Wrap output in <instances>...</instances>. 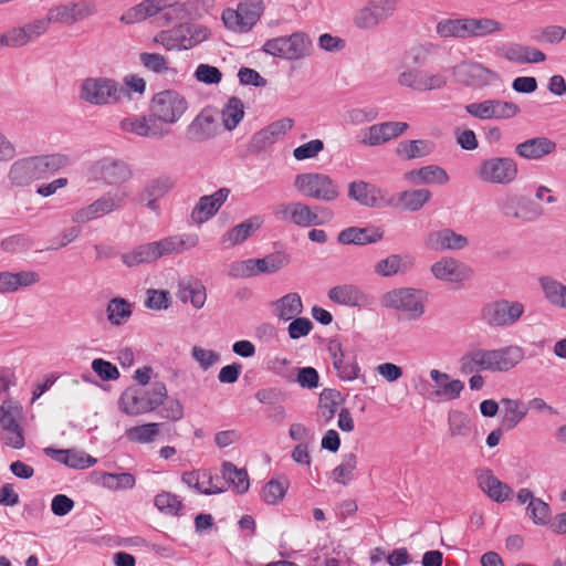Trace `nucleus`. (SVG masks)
<instances>
[{
  "instance_id": "nucleus-1",
  "label": "nucleus",
  "mask_w": 566,
  "mask_h": 566,
  "mask_svg": "<svg viewBox=\"0 0 566 566\" xmlns=\"http://www.w3.org/2000/svg\"><path fill=\"white\" fill-rule=\"evenodd\" d=\"M166 398V385L163 381H155L149 389L128 387L119 398V406L125 413L138 416L155 410Z\"/></svg>"
},
{
  "instance_id": "nucleus-2",
  "label": "nucleus",
  "mask_w": 566,
  "mask_h": 566,
  "mask_svg": "<svg viewBox=\"0 0 566 566\" xmlns=\"http://www.w3.org/2000/svg\"><path fill=\"white\" fill-rule=\"evenodd\" d=\"M262 51L268 55L282 60L298 61L313 54L314 44L307 33L296 31L290 35L266 40L262 45Z\"/></svg>"
},
{
  "instance_id": "nucleus-3",
  "label": "nucleus",
  "mask_w": 566,
  "mask_h": 566,
  "mask_svg": "<svg viewBox=\"0 0 566 566\" xmlns=\"http://www.w3.org/2000/svg\"><path fill=\"white\" fill-rule=\"evenodd\" d=\"M188 108L186 98L175 90L156 93L150 103L149 112L153 120L168 127L177 123Z\"/></svg>"
},
{
  "instance_id": "nucleus-4",
  "label": "nucleus",
  "mask_w": 566,
  "mask_h": 566,
  "mask_svg": "<svg viewBox=\"0 0 566 566\" xmlns=\"http://www.w3.org/2000/svg\"><path fill=\"white\" fill-rule=\"evenodd\" d=\"M129 196L127 188H115L94 200L86 207L76 210L72 216L75 223H87L113 211L120 210Z\"/></svg>"
},
{
  "instance_id": "nucleus-5",
  "label": "nucleus",
  "mask_w": 566,
  "mask_h": 566,
  "mask_svg": "<svg viewBox=\"0 0 566 566\" xmlns=\"http://www.w3.org/2000/svg\"><path fill=\"white\" fill-rule=\"evenodd\" d=\"M123 94L124 88L108 77H87L80 87V98L97 106L115 104Z\"/></svg>"
},
{
  "instance_id": "nucleus-6",
  "label": "nucleus",
  "mask_w": 566,
  "mask_h": 566,
  "mask_svg": "<svg viewBox=\"0 0 566 566\" xmlns=\"http://www.w3.org/2000/svg\"><path fill=\"white\" fill-rule=\"evenodd\" d=\"M426 293L412 287H399L384 293L380 305L386 308L406 312L412 319H418L424 313Z\"/></svg>"
},
{
  "instance_id": "nucleus-7",
  "label": "nucleus",
  "mask_w": 566,
  "mask_h": 566,
  "mask_svg": "<svg viewBox=\"0 0 566 566\" xmlns=\"http://www.w3.org/2000/svg\"><path fill=\"white\" fill-rule=\"evenodd\" d=\"M294 187L305 197L326 202L334 201L339 196L338 185L328 175L322 172L297 175Z\"/></svg>"
},
{
  "instance_id": "nucleus-8",
  "label": "nucleus",
  "mask_w": 566,
  "mask_h": 566,
  "mask_svg": "<svg viewBox=\"0 0 566 566\" xmlns=\"http://www.w3.org/2000/svg\"><path fill=\"white\" fill-rule=\"evenodd\" d=\"M524 310L518 301L500 298L482 307L481 318L491 327H509L522 317Z\"/></svg>"
},
{
  "instance_id": "nucleus-9",
  "label": "nucleus",
  "mask_w": 566,
  "mask_h": 566,
  "mask_svg": "<svg viewBox=\"0 0 566 566\" xmlns=\"http://www.w3.org/2000/svg\"><path fill=\"white\" fill-rule=\"evenodd\" d=\"M517 164L511 157L484 159L476 169V176L481 181L494 185H510L517 178Z\"/></svg>"
},
{
  "instance_id": "nucleus-10",
  "label": "nucleus",
  "mask_w": 566,
  "mask_h": 566,
  "mask_svg": "<svg viewBox=\"0 0 566 566\" xmlns=\"http://www.w3.org/2000/svg\"><path fill=\"white\" fill-rule=\"evenodd\" d=\"M496 205L504 217L523 222H535L544 214L542 206L517 193H506Z\"/></svg>"
},
{
  "instance_id": "nucleus-11",
  "label": "nucleus",
  "mask_w": 566,
  "mask_h": 566,
  "mask_svg": "<svg viewBox=\"0 0 566 566\" xmlns=\"http://www.w3.org/2000/svg\"><path fill=\"white\" fill-rule=\"evenodd\" d=\"M452 73L458 82L474 90L484 88L499 78L496 72L472 60L457 64Z\"/></svg>"
},
{
  "instance_id": "nucleus-12",
  "label": "nucleus",
  "mask_w": 566,
  "mask_h": 566,
  "mask_svg": "<svg viewBox=\"0 0 566 566\" xmlns=\"http://www.w3.org/2000/svg\"><path fill=\"white\" fill-rule=\"evenodd\" d=\"M397 6L398 0H369L356 12L354 23L358 29H374L391 17Z\"/></svg>"
},
{
  "instance_id": "nucleus-13",
  "label": "nucleus",
  "mask_w": 566,
  "mask_h": 566,
  "mask_svg": "<svg viewBox=\"0 0 566 566\" xmlns=\"http://www.w3.org/2000/svg\"><path fill=\"white\" fill-rule=\"evenodd\" d=\"M398 83L419 92L440 90L447 85V77L442 73H431L419 69H409L398 76Z\"/></svg>"
},
{
  "instance_id": "nucleus-14",
  "label": "nucleus",
  "mask_w": 566,
  "mask_h": 566,
  "mask_svg": "<svg viewBox=\"0 0 566 566\" xmlns=\"http://www.w3.org/2000/svg\"><path fill=\"white\" fill-rule=\"evenodd\" d=\"M93 172L96 179L109 186L122 185L133 176L132 169L125 161L112 158L98 160L93 167Z\"/></svg>"
},
{
  "instance_id": "nucleus-15",
  "label": "nucleus",
  "mask_w": 566,
  "mask_h": 566,
  "mask_svg": "<svg viewBox=\"0 0 566 566\" xmlns=\"http://www.w3.org/2000/svg\"><path fill=\"white\" fill-rule=\"evenodd\" d=\"M348 198L368 208L392 205V199H386L380 188L363 180L352 181L348 185Z\"/></svg>"
},
{
  "instance_id": "nucleus-16",
  "label": "nucleus",
  "mask_w": 566,
  "mask_h": 566,
  "mask_svg": "<svg viewBox=\"0 0 566 566\" xmlns=\"http://www.w3.org/2000/svg\"><path fill=\"white\" fill-rule=\"evenodd\" d=\"M230 192L229 188L222 187L212 195L200 197L190 214L192 222L202 224L210 220L227 201Z\"/></svg>"
},
{
  "instance_id": "nucleus-17",
  "label": "nucleus",
  "mask_w": 566,
  "mask_h": 566,
  "mask_svg": "<svg viewBox=\"0 0 566 566\" xmlns=\"http://www.w3.org/2000/svg\"><path fill=\"white\" fill-rule=\"evenodd\" d=\"M491 373H503L513 369L524 359V349L517 345H509L496 349H486Z\"/></svg>"
},
{
  "instance_id": "nucleus-18",
  "label": "nucleus",
  "mask_w": 566,
  "mask_h": 566,
  "mask_svg": "<svg viewBox=\"0 0 566 566\" xmlns=\"http://www.w3.org/2000/svg\"><path fill=\"white\" fill-rule=\"evenodd\" d=\"M409 125L403 122H384L364 130L360 143L366 146H378L402 135Z\"/></svg>"
},
{
  "instance_id": "nucleus-19",
  "label": "nucleus",
  "mask_w": 566,
  "mask_h": 566,
  "mask_svg": "<svg viewBox=\"0 0 566 566\" xmlns=\"http://www.w3.org/2000/svg\"><path fill=\"white\" fill-rule=\"evenodd\" d=\"M95 6L88 1L71 2L49 10V20L55 23L72 24L94 14Z\"/></svg>"
},
{
  "instance_id": "nucleus-20",
  "label": "nucleus",
  "mask_w": 566,
  "mask_h": 566,
  "mask_svg": "<svg viewBox=\"0 0 566 566\" xmlns=\"http://www.w3.org/2000/svg\"><path fill=\"white\" fill-rule=\"evenodd\" d=\"M218 134V124L214 114L203 108L188 125L186 137L191 143H203Z\"/></svg>"
},
{
  "instance_id": "nucleus-21",
  "label": "nucleus",
  "mask_w": 566,
  "mask_h": 566,
  "mask_svg": "<svg viewBox=\"0 0 566 566\" xmlns=\"http://www.w3.org/2000/svg\"><path fill=\"white\" fill-rule=\"evenodd\" d=\"M293 212L291 213V223L300 228L323 224L324 221H331L334 213L325 207H316V211L303 202H293Z\"/></svg>"
},
{
  "instance_id": "nucleus-22",
  "label": "nucleus",
  "mask_w": 566,
  "mask_h": 566,
  "mask_svg": "<svg viewBox=\"0 0 566 566\" xmlns=\"http://www.w3.org/2000/svg\"><path fill=\"white\" fill-rule=\"evenodd\" d=\"M120 127L125 132L149 138H163L170 133L168 127H163V124L153 120L150 112L147 116L123 119Z\"/></svg>"
},
{
  "instance_id": "nucleus-23",
  "label": "nucleus",
  "mask_w": 566,
  "mask_h": 566,
  "mask_svg": "<svg viewBox=\"0 0 566 566\" xmlns=\"http://www.w3.org/2000/svg\"><path fill=\"white\" fill-rule=\"evenodd\" d=\"M431 272L436 279L453 283L469 280L473 274L471 268L453 258H443L433 263Z\"/></svg>"
},
{
  "instance_id": "nucleus-24",
  "label": "nucleus",
  "mask_w": 566,
  "mask_h": 566,
  "mask_svg": "<svg viewBox=\"0 0 566 566\" xmlns=\"http://www.w3.org/2000/svg\"><path fill=\"white\" fill-rule=\"evenodd\" d=\"M328 352L333 358V366L342 380L350 381L358 378L360 368L356 358L345 354L339 342L331 340Z\"/></svg>"
},
{
  "instance_id": "nucleus-25",
  "label": "nucleus",
  "mask_w": 566,
  "mask_h": 566,
  "mask_svg": "<svg viewBox=\"0 0 566 566\" xmlns=\"http://www.w3.org/2000/svg\"><path fill=\"white\" fill-rule=\"evenodd\" d=\"M469 244L467 237L446 228L432 231L426 239V245L433 251L462 250Z\"/></svg>"
},
{
  "instance_id": "nucleus-26",
  "label": "nucleus",
  "mask_w": 566,
  "mask_h": 566,
  "mask_svg": "<svg viewBox=\"0 0 566 566\" xmlns=\"http://www.w3.org/2000/svg\"><path fill=\"white\" fill-rule=\"evenodd\" d=\"M44 453L56 462L77 470L88 469L97 461L92 455L76 449H54L48 447L44 449Z\"/></svg>"
},
{
  "instance_id": "nucleus-27",
  "label": "nucleus",
  "mask_w": 566,
  "mask_h": 566,
  "mask_svg": "<svg viewBox=\"0 0 566 566\" xmlns=\"http://www.w3.org/2000/svg\"><path fill=\"white\" fill-rule=\"evenodd\" d=\"M332 302L350 307H365L370 303L369 296L357 285L343 284L332 287L328 291Z\"/></svg>"
},
{
  "instance_id": "nucleus-28",
  "label": "nucleus",
  "mask_w": 566,
  "mask_h": 566,
  "mask_svg": "<svg viewBox=\"0 0 566 566\" xmlns=\"http://www.w3.org/2000/svg\"><path fill=\"white\" fill-rule=\"evenodd\" d=\"M556 143L548 137H533L520 143L515 147V154L528 160H538L556 150Z\"/></svg>"
},
{
  "instance_id": "nucleus-29",
  "label": "nucleus",
  "mask_w": 566,
  "mask_h": 566,
  "mask_svg": "<svg viewBox=\"0 0 566 566\" xmlns=\"http://www.w3.org/2000/svg\"><path fill=\"white\" fill-rule=\"evenodd\" d=\"M416 264L413 255L390 254L375 264V273L381 277H390L409 272Z\"/></svg>"
},
{
  "instance_id": "nucleus-30",
  "label": "nucleus",
  "mask_w": 566,
  "mask_h": 566,
  "mask_svg": "<svg viewBox=\"0 0 566 566\" xmlns=\"http://www.w3.org/2000/svg\"><path fill=\"white\" fill-rule=\"evenodd\" d=\"M384 231L378 227H349L338 233L337 240L340 244L365 245L380 241Z\"/></svg>"
},
{
  "instance_id": "nucleus-31",
  "label": "nucleus",
  "mask_w": 566,
  "mask_h": 566,
  "mask_svg": "<svg viewBox=\"0 0 566 566\" xmlns=\"http://www.w3.org/2000/svg\"><path fill=\"white\" fill-rule=\"evenodd\" d=\"M153 243L157 258L159 259L171 253H181L197 247L199 237L197 234L170 235Z\"/></svg>"
},
{
  "instance_id": "nucleus-32",
  "label": "nucleus",
  "mask_w": 566,
  "mask_h": 566,
  "mask_svg": "<svg viewBox=\"0 0 566 566\" xmlns=\"http://www.w3.org/2000/svg\"><path fill=\"white\" fill-rule=\"evenodd\" d=\"M478 482L481 490L495 502L502 503L513 494V489L500 481L489 469L478 475Z\"/></svg>"
},
{
  "instance_id": "nucleus-33",
  "label": "nucleus",
  "mask_w": 566,
  "mask_h": 566,
  "mask_svg": "<svg viewBox=\"0 0 566 566\" xmlns=\"http://www.w3.org/2000/svg\"><path fill=\"white\" fill-rule=\"evenodd\" d=\"M262 224L260 216L251 217L228 230L221 238L226 248L234 247L249 239Z\"/></svg>"
},
{
  "instance_id": "nucleus-34",
  "label": "nucleus",
  "mask_w": 566,
  "mask_h": 566,
  "mask_svg": "<svg viewBox=\"0 0 566 566\" xmlns=\"http://www.w3.org/2000/svg\"><path fill=\"white\" fill-rule=\"evenodd\" d=\"M188 24L180 23L169 30L158 32L154 42L163 45L166 50H188L190 43H187Z\"/></svg>"
},
{
  "instance_id": "nucleus-35",
  "label": "nucleus",
  "mask_w": 566,
  "mask_h": 566,
  "mask_svg": "<svg viewBox=\"0 0 566 566\" xmlns=\"http://www.w3.org/2000/svg\"><path fill=\"white\" fill-rule=\"evenodd\" d=\"M405 179L411 184H438L444 185L449 181L447 171L436 165H429L419 169H412L405 174Z\"/></svg>"
},
{
  "instance_id": "nucleus-36",
  "label": "nucleus",
  "mask_w": 566,
  "mask_h": 566,
  "mask_svg": "<svg viewBox=\"0 0 566 566\" xmlns=\"http://www.w3.org/2000/svg\"><path fill=\"white\" fill-rule=\"evenodd\" d=\"M10 184L15 187H27L38 180L35 168L31 157L14 161L9 170Z\"/></svg>"
},
{
  "instance_id": "nucleus-37",
  "label": "nucleus",
  "mask_w": 566,
  "mask_h": 566,
  "mask_svg": "<svg viewBox=\"0 0 566 566\" xmlns=\"http://www.w3.org/2000/svg\"><path fill=\"white\" fill-rule=\"evenodd\" d=\"M430 378L439 386L436 396L444 397L447 400H453L460 397L464 389V384L460 379H450L447 373L438 369L430 370Z\"/></svg>"
},
{
  "instance_id": "nucleus-38",
  "label": "nucleus",
  "mask_w": 566,
  "mask_h": 566,
  "mask_svg": "<svg viewBox=\"0 0 566 566\" xmlns=\"http://www.w3.org/2000/svg\"><path fill=\"white\" fill-rule=\"evenodd\" d=\"M501 403L503 406L501 424L505 430H512L526 417L528 408L523 401L511 398H503Z\"/></svg>"
},
{
  "instance_id": "nucleus-39",
  "label": "nucleus",
  "mask_w": 566,
  "mask_h": 566,
  "mask_svg": "<svg viewBox=\"0 0 566 566\" xmlns=\"http://www.w3.org/2000/svg\"><path fill=\"white\" fill-rule=\"evenodd\" d=\"M503 56L511 62L525 64V63H539L546 60V55L538 49L526 46L522 44H510L503 52Z\"/></svg>"
},
{
  "instance_id": "nucleus-40",
  "label": "nucleus",
  "mask_w": 566,
  "mask_h": 566,
  "mask_svg": "<svg viewBox=\"0 0 566 566\" xmlns=\"http://www.w3.org/2000/svg\"><path fill=\"white\" fill-rule=\"evenodd\" d=\"M431 191L424 188L405 190L399 193L397 201L392 200V207H399L406 211H419L430 199Z\"/></svg>"
},
{
  "instance_id": "nucleus-41",
  "label": "nucleus",
  "mask_w": 566,
  "mask_h": 566,
  "mask_svg": "<svg viewBox=\"0 0 566 566\" xmlns=\"http://www.w3.org/2000/svg\"><path fill=\"white\" fill-rule=\"evenodd\" d=\"M38 179L48 178L50 175L64 168L69 164V158L61 154H51L31 157Z\"/></svg>"
},
{
  "instance_id": "nucleus-42",
  "label": "nucleus",
  "mask_w": 566,
  "mask_h": 566,
  "mask_svg": "<svg viewBox=\"0 0 566 566\" xmlns=\"http://www.w3.org/2000/svg\"><path fill=\"white\" fill-rule=\"evenodd\" d=\"M459 363L461 373L465 375L490 371L488 352L483 348H475L465 353Z\"/></svg>"
},
{
  "instance_id": "nucleus-43",
  "label": "nucleus",
  "mask_w": 566,
  "mask_h": 566,
  "mask_svg": "<svg viewBox=\"0 0 566 566\" xmlns=\"http://www.w3.org/2000/svg\"><path fill=\"white\" fill-rule=\"evenodd\" d=\"M437 34L441 38H470V18L443 19L437 23Z\"/></svg>"
},
{
  "instance_id": "nucleus-44",
  "label": "nucleus",
  "mask_w": 566,
  "mask_h": 566,
  "mask_svg": "<svg viewBox=\"0 0 566 566\" xmlns=\"http://www.w3.org/2000/svg\"><path fill=\"white\" fill-rule=\"evenodd\" d=\"M433 147V143L427 139L402 140L398 144L396 154L410 160L430 155Z\"/></svg>"
},
{
  "instance_id": "nucleus-45",
  "label": "nucleus",
  "mask_w": 566,
  "mask_h": 566,
  "mask_svg": "<svg viewBox=\"0 0 566 566\" xmlns=\"http://www.w3.org/2000/svg\"><path fill=\"white\" fill-rule=\"evenodd\" d=\"M159 12H161V10L156 0H144L140 3L126 10L122 14L120 21L126 24H134L136 22L144 21L147 18L154 17Z\"/></svg>"
},
{
  "instance_id": "nucleus-46",
  "label": "nucleus",
  "mask_w": 566,
  "mask_h": 566,
  "mask_svg": "<svg viewBox=\"0 0 566 566\" xmlns=\"http://www.w3.org/2000/svg\"><path fill=\"white\" fill-rule=\"evenodd\" d=\"M120 259L127 268H134L158 260L153 242L135 247L132 251L123 253Z\"/></svg>"
},
{
  "instance_id": "nucleus-47",
  "label": "nucleus",
  "mask_w": 566,
  "mask_h": 566,
  "mask_svg": "<svg viewBox=\"0 0 566 566\" xmlns=\"http://www.w3.org/2000/svg\"><path fill=\"white\" fill-rule=\"evenodd\" d=\"M222 480L227 483V488L232 484L239 494H243L249 490L250 482L245 469H238L232 462L224 461L222 463Z\"/></svg>"
},
{
  "instance_id": "nucleus-48",
  "label": "nucleus",
  "mask_w": 566,
  "mask_h": 566,
  "mask_svg": "<svg viewBox=\"0 0 566 566\" xmlns=\"http://www.w3.org/2000/svg\"><path fill=\"white\" fill-rule=\"evenodd\" d=\"M274 306L277 311L276 315L280 319L290 321L297 317L303 311L301 296L297 293H287L279 298Z\"/></svg>"
},
{
  "instance_id": "nucleus-49",
  "label": "nucleus",
  "mask_w": 566,
  "mask_h": 566,
  "mask_svg": "<svg viewBox=\"0 0 566 566\" xmlns=\"http://www.w3.org/2000/svg\"><path fill=\"white\" fill-rule=\"evenodd\" d=\"M106 314L112 325L120 326L132 316V304L125 298L114 297L107 303Z\"/></svg>"
},
{
  "instance_id": "nucleus-50",
  "label": "nucleus",
  "mask_w": 566,
  "mask_h": 566,
  "mask_svg": "<svg viewBox=\"0 0 566 566\" xmlns=\"http://www.w3.org/2000/svg\"><path fill=\"white\" fill-rule=\"evenodd\" d=\"M538 281L545 298L552 305L563 308L566 301V285L551 276H542Z\"/></svg>"
},
{
  "instance_id": "nucleus-51",
  "label": "nucleus",
  "mask_w": 566,
  "mask_h": 566,
  "mask_svg": "<svg viewBox=\"0 0 566 566\" xmlns=\"http://www.w3.org/2000/svg\"><path fill=\"white\" fill-rule=\"evenodd\" d=\"M343 402L342 394L336 389L325 388L319 395L318 415L326 422L332 420L337 407Z\"/></svg>"
},
{
  "instance_id": "nucleus-52",
  "label": "nucleus",
  "mask_w": 566,
  "mask_h": 566,
  "mask_svg": "<svg viewBox=\"0 0 566 566\" xmlns=\"http://www.w3.org/2000/svg\"><path fill=\"white\" fill-rule=\"evenodd\" d=\"M290 263V255L284 251H276L266 254L264 258L256 259V268L261 274H273L285 268Z\"/></svg>"
},
{
  "instance_id": "nucleus-53",
  "label": "nucleus",
  "mask_w": 566,
  "mask_h": 566,
  "mask_svg": "<svg viewBox=\"0 0 566 566\" xmlns=\"http://www.w3.org/2000/svg\"><path fill=\"white\" fill-rule=\"evenodd\" d=\"M244 116L243 102L235 96L228 99L224 108L222 109V122L228 130H233Z\"/></svg>"
},
{
  "instance_id": "nucleus-54",
  "label": "nucleus",
  "mask_w": 566,
  "mask_h": 566,
  "mask_svg": "<svg viewBox=\"0 0 566 566\" xmlns=\"http://www.w3.org/2000/svg\"><path fill=\"white\" fill-rule=\"evenodd\" d=\"M237 11L242 17L244 29L250 31L260 20L264 3L262 0H245L238 6Z\"/></svg>"
},
{
  "instance_id": "nucleus-55",
  "label": "nucleus",
  "mask_w": 566,
  "mask_h": 566,
  "mask_svg": "<svg viewBox=\"0 0 566 566\" xmlns=\"http://www.w3.org/2000/svg\"><path fill=\"white\" fill-rule=\"evenodd\" d=\"M356 453L349 452L343 455L342 462L332 471V478L336 483L347 485L353 480V472L357 468Z\"/></svg>"
},
{
  "instance_id": "nucleus-56",
  "label": "nucleus",
  "mask_w": 566,
  "mask_h": 566,
  "mask_svg": "<svg viewBox=\"0 0 566 566\" xmlns=\"http://www.w3.org/2000/svg\"><path fill=\"white\" fill-rule=\"evenodd\" d=\"M160 423L150 422L142 426L128 428L125 432L126 438L132 442L150 443L159 434Z\"/></svg>"
},
{
  "instance_id": "nucleus-57",
  "label": "nucleus",
  "mask_w": 566,
  "mask_h": 566,
  "mask_svg": "<svg viewBox=\"0 0 566 566\" xmlns=\"http://www.w3.org/2000/svg\"><path fill=\"white\" fill-rule=\"evenodd\" d=\"M504 25L490 18H470V38H484L501 32Z\"/></svg>"
},
{
  "instance_id": "nucleus-58",
  "label": "nucleus",
  "mask_w": 566,
  "mask_h": 566,
  "mask_svg": "<svg viewBox=\"0 0 566 566\" xmlns=\"http://www.w3.org/2000/svg\"><path fill=\"white\" fill-rule=\"evenodd\" d=\"M448 424L451 437H469L472 431L471 419L459 410L449 412Z\"/></svg>"
},
{
  "instance_id": "nucleus-59",
  "label": "nucleus",
  "mask_w": 566,
  "mask_h": 566,
  "mask_svg": "<svg viewBox=\"0 0 566 566\" xmlns=\"http://www.w3.org/2000/svg\"><path fill=\"white\" fill-rule=\"evenodd\" d=\"M289 488L286 478L272 479L263 488V499L268 504H277L283 500Z\"/></svg>"
},
{
  "instance_id": "nucleus-60",
  "label": "nucleus",
  "mask_w": 566,
  "mask_h": 566,
  "mask_svg": "<svg viewBox=\"0 0 566 566\" xmlns=\"http://www.w3.org/2000/svg\"><path fill=\"white\" fill-rule=\"evenodd\" d=\"M155 506L163 513L178 516L184 509L182 502L176 494L163 491L154 500Z\"/></svg>"
},
{
  "instance_id": "nucleus-61",
  "label": "nucleus",
  "mask_w": 566,
  "mask_h": 566,
  "mask_svg": "<svg viewBox=\"0 0 566 566\" xmlns=\"http://www.w3.org/2000/svg\"><path fill=\"white\" fill-rule=\"evenodd\" d=\"M492 119H509L516 116L521 108L513 102L502 99H489Z\"/></svg>"
},
{
  "instance_id": "nucleus-62",
  "label": "nucleus",
  "mask_w": 566,
  "mask_h": 566,
  "mask_svg": "<svg viewBox=\"0 0 566 566\" xmlns=\"http://www.w3.org/2000/svg\"><path fill=\"white\" fill-rule=\"evenodd\" d=\"M139 62L147 71L155 74H165L169 70L167 59L158 53L143 52L139 54Z\"/></svg>"
},
{
  "instance_id": "nucleus-63",
  "label": "nucleus",
  "mask_w": 566,
  "mask_h": 566,
  "mask_svg": "<svg viewBox=\"0 0 566 566\" xmlns=\"http://www.w3.org/2000/svg\"><path fill=\"white\" fill-rule=\"evenodd\" d=\"M196 9V2L193 1H178L174 7H169L163 11V18L167 23L177 20H185L191 17L192 11Z\"/></svg>"
},
{
  "instance_id": "nucleus-64",
  "label": "nucleus",
  "mask_w": 566,
  "mask_h": 566,
  "mask_svg": "<svg viewBox=\"0 0 566 566\" xmlns=\"http://www.w3.org/2000/svg\"><path fill=\"white\" fill-rule=\"evenodd\" d=\"M528 516L536 525H546L551 517V507L542 499L536 497L526 507Z\"/></svg>"
}]
</instances>
